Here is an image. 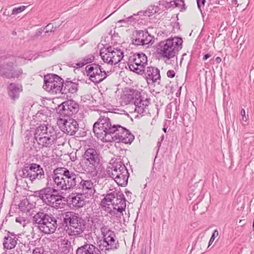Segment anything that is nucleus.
I'll list each match as a JSON object with an SVG mask.
<instances>
[{"instance_id": "f257e3e1", "label": "nucleus", "mask_w": 254, "mask_h": 254, "mask_svg": "<svg viewBox=\"0 0 254 254\" xmlns=\"http://www.w3.org/2000/svg\"><path fill=\"white\" fill-rule=\"evenodd\" d=\"M80 175L64 167H58L53 171L52 178L55 185L62 190L76 189Z\"/></svg>"}, {"instance_id": "f03ea898", "label": "nucleus", "mask_w": 254, "mask_h": 254, "mask_svg": "<svg viewBox=\"0 0 254 254\" xmlns=\"http://www.w3.org/2000/svg\"><path fill=\"white\" fill-rule=\"evenodd\" d=\"M48 185L49 181L46 187L34 191L33 195L39 197L45 204L58 209L60 207L61 201L64 198L62 195V190L55 184L53 187H49Z\"/></svg>"}, {"instance_id": "7ed1b4c3", "label": "nucleus", "mask_w": 254, "mask_h": 254, "mask_svg": "<svg viewBox=\"0 0 254 254\" xmlns=\"http://www.w3.org/2000/svg\"><path fill=\"white\" fill-rule=\"evenodd\" d=\"M63 222L68 227L66 232L70 236H79L85 231L88 225L85 219L72 211L64 213Z\"/></svg>"}, {"instance_id": "20e7f679", "label": "nucleus", "mask_w": 254, "mask_h": 254, "mask_svg": "<svg viewBox=\"0 0 254 254\" xmlns=\"http://www.w3.org/2000/svg\"><path fill=\"white\" fill-rule=\"evenodd\" d=\"M100 230L101 236L97 243L101 251L106 253L118 249L120 244L115 231L105 225H103Z\"/></svg>"}, {"instance_id": "39448f33", "label": "nucleus", "mask_w": 254, "mask_h": 254, "mask_svg": "<svg viewBox=\"0 0 254 254\" xmlns=\"http://www.w3.org/2000/svg\"><path fill=\"white\" fill-rule=\"evenodd\" d=\"M108 177L113 179L117 184L122 187H126L129 176L126 166L121 161H116L107 168Z\"/></svg>"}, {"instance_id": "423d86ee", "label": "nucleus", "mask_w": 254, "mask_h": 254, "mask_svg": "<svg viewBox=\"0 0 254 254\" xmlns=\"http://www.w3.org/2000/svg\"><path fill=\"white\" fill-rule=\"evenodd\" d=\"M101 203L105 204H110L109 203H111L113 206H117L120 215H122L126 207V199L124 193L121 191L116 190L107 193Z\"/></svg>"}, {"instance_id": "0eeeda50", "label": "nucleus", "mask_w": 254, "mask_h": 254, "mask_svg": "<svg viewBox=\"0 0 254 254\" xmlns=\"http://www.w3.org/2000/svg\"><path fill=\"white\" fill-rule=\"evenodd\" d=\"M64 80L56 74H49L45 76L44 89L51 95L63 94Z\"/></svg>"}, {"instance_id": "6e6552de", "label": "nucleus", "mask_w": 254, "mask_h": 254, "mask_svg": "<svg viewBox=\"0 0 254 254\" xmlns=\"http://www.w3.org/2000/svg\"><path fill=\"white\" fill-rule=\"evenodd\" d=\"M182 43V39L178 37L167 39L161 43V54L168 59L175 57Z\"/></svg>"}, {"instance_id": "1a4fd4ad", "label": "nucleus", "mask_w": 254, "mask_h": 254, "mask_svg": "<svg viewBox=\"0 0 254 254\" xmlns=\"http://www.w3.org/2000/svg\"><path fill=\"white\" fill-rule=\"evenodd\" d=\"M86 164L89 163L96 173L100 171L102 157L97 149L93 148H87L83 155Z\"/></svg>"}, {"instance_id": "9d476101", "label": "nucleus", "mask_w": 254, "mask_h": 254, "mask_svg": "<svg viewBox=\"0 0 254 254\" xmlns=\"http://www.w3.org/2000/svg\"><path fill=\"white\" fill-rule=\"evenodd\" d=\"M147 57L144 54H135L129 59V68L138 74H142L147 64Z\"/></svg>"}, {"instance_id": "9b49d317", "label": "nucleus", "mask_w": 254, "mask_h": 254, "mask_svg": "<svg viewBox=\"0 0 254 254\" xmlns=\"http://www.w3.org/2000/svg\"><path fill=\"white\" fill-rule=\"evenodd\" d=\"M100 55L104 62L111 64H118L123 58L122 51L111 47L101 51Z\"/></svg>"}, {"instance_id": "f8f14e48", "label": "nucleus", "mask_w": 254, "mask_h": 254, "mask_svg": "<svg viewBox=\"0 0 254 254\" xmlns=\"http://www.w3.org/2000/svg\"><path fill=\"white\" fill-rule=\"evenodd\" d=\"M57 124L61 129L64 133L70 135H73L78 129V124L75 120L69 118H59Z\"/></svg>"}, {"instance_id": "ddd939ff", "label": "nucleus", "mask_w": 254, "mask_h": 254, "mask_svg": "<svg viewBox=\"0 0 254 254\" xmlns=\"http://www.w3.org/2000/svg\"><path fill=\"white\" fill-rule=\"evenodd\" d=\"M87 75L89 79L95 83H98L106 77V73L102 71L98 65H89L85 68Z\"/></svg>"}, {"instance_id": "4468645a", "label": "nucleus", "mask_w": 254, "mask_h": 254, "mask_svg": "<svg viewBox=\"0 0 254 254\" xmlns=\"http://www.w3.org/2000/svg\"><path fill=\"white\" fill-rule=\"evenodd\" d=\"M30 181L32 183L36 181H43L45 180L46 175L43 168L40 165L37 163L28 164Z\"/></svg>"}, {"instance_id": "2eb2a0df", "label": "nucleus", "mask_w": 254, "mask_h": 254, "mask_svg": "<svg viewBox=\"0 0 254 254\" xmlns=\"http://www.w3.org/2000/svg\"><path fill=\"white\" fill-rule=\"evenodd\" d=\"M107 128L99 123H95L93 127V132L96 136L103 142H110L112 138L110 137V130H107Z\"/></svg>"}, {"instance_id": "dca6fc26", "label": "nucleus", "mask_w": 254, "mask_h": 254, "mask_svg": "<svg viewBox=\"0 0 254 254\" xmlns=\"http://www.w3.org/2000/svg\"><path fill=\"white\" fill-rule=\"evenodd\" d=\"M46 218L45 222L42 228L41 232L44 234H53L54 233L57 227V219L51 214H49Z\"/></svg>"}, {"instance_id": "f3484780", "label": "nucleus", "mask_w": 254, "mask_h": 254, "mask_svg": "<svg viewBox=\"0 0 254 254\" xmlns=\"http://www.w3.org/2000/svg\"><path fill=\"white\" fill-rule=\"evenodd\" d=\"M140 93L137 90L132 89H126L125 94L122 96L124 103L127 104L130 102H133L134 104L141 101Z\"/></svg>"}, {"instance_id": "a211bd4d", "label": "nucleus", "mask_w": 254, "mask_h": 254, "mask_svg": "<svg viewBox=\"0 0 254 254\" xmlns=\"http://www.w3.org/2000/svg\"><path fill=\"white\" fill-rule=\"evenodd\" d=\"M101 250L95 245L85 242L84 244L77 248L76 254H101Z\"/></svg>"}, {"instance_id": "6ab92c4d", "label": "nucleus", "mask_w": 254, "mask_h": 254, "mask_svg": "<svg viewBox=\"0 0 254 254\" xmlns=\"http://www.w3.org/2000/svg\"><path fill=\"white\" fill-rule=\"evenodd\" d=\"M54 130L53 128H51L49 130V135L48 136H44L42 137H39L38 138H35L36 140L39 144L42 147H50L54 143V139L52 138L54 136Z\"/></svg>"}, {"instance_id": "aec40b11", "label": "nucleus", "mask_w": 254, "mask_h": 254, "mask_svg": "<svg viewBox=\"0 0 254 254\" xmlns=\"http://www.w3.org/2000/svg\"><path fill=\"white\" fill-rule=\"evenodd\" d=\"M53 106L52 105V107ZM52 109L57 111H72L78 109V105L73 100H68L58 104L57 107L54 106Z\"/></svg>"}, {"instance_id": "412c9836", "label": "nucleus", "mask_w": 254, "mask_h": 254, "mask_svg": "<svg viewBox=\"0 0 254 254\" xmlns=\"http://www.w3.org/2000/svg\"><path fill=\"white\" fill-rule=\"evenodd\" d=\"M48 213L44 212H37L32 218V223L35 227H37L41 231H42V225H44Z\"/></svg>"}, {"instance_id": "4be33fe9", "label": "nucleus", "mask_w": 254, "mask_h": 254, "mask_svg": "<svg viewBox=\"0 0 254 254\" xmlns=\"http://www.w3.org/2000/svg\"><path fill=\"white\" fill-rule=\"evenodd\" d=\"M68 201L70 204H72L73 207L80 208L85 204V201L83 195L80 193L76 195L72 194L68 197Z\"/></svg>"}, {"instance_id": "5701e85b", "label": "nucleus", "mask_w": 254, "mask_h": 254, "mask_svg": "<svg viewBox=\"0 0 254 254\" xmlns=\"http://www.w3.org/2000/svg\"><path fill=\"white\" fill-rule=\"evenodd\" d=\"M146 78L147 82L150 83V81L155 82L160 78V71L154 67H148L146 72Z\"/></svg>"}, {"instance_id": "b1692460", "label": "nucleus", "mask_w": 254, "mask_h": 254, "mask_svg": "<svg viewBox=\"0 0 254 254\" xmlns=\"http://www.w3.org/2000/svg\"><path fill=\"white\" fill-rule=\"evenodd\" d=\"M126 128L122 127L120 125H113L112 128L110 129V137L112 138L110 142L118 140V134L120 136L122 135V133L125 132Z\"/></svg>"}, {"instance_id": "393cba45", "label": "nucleus", "mask_w": 254, "mask_h": 254, "mask_svg": "<svg viewBox=\"0 0 254 254\" xmlns=\"http://www.w3.org/2000/svg\"><path fill=\"white\" fill-rule=\"evenodd\" d=\"M118 142H121L125 144H130L134 139V136L129 130L125 129V132L122 133V135L118 134Z\"/></svg>"}, {"instance_id": "a878e982", "label": "nucleus", "mask_w": 254, "mask_h": 254, "mask_svg": "<svg viewBox=\"0 0 254 254\" xmlns=\"http://www.w3.org/2000/svg\"><path fill=\"white\" fill-rule=\"evenodd\" d=\"M93 183L91 180H84L80 177V181H79V183H78L76 189H81L84 192L91 190L93 189Z\"/></svg>"}, {"instance_id": "bb28decb", "label": "nucleus", "mask_w": 254, "mask_h": 254, "mask_svg": "<svg viewBox=\"0 0 254 254\" xmlns=\"http://www.w3.org/2000/svg\"><path fill=\"white\" fill-rule=\"evenodd\" d=\"M18 238L16 237H12L5 236L3 238V248L6 250H11L14 248L17 243Z\"/></svg>"}, {"instance_id": "cd10ccee", "label": "nucleus", "mask_w": 254, "mask_h": 254, "mask_svg": "<svg viewBox=\"0 0 254 254\" xmlns=\"http://www.w3.org/2000/svg\"><path fill=\"white\" fill-rule=\"evenodd\" d=\"M22 91L21 85L11 83L9 86V95L13 99L18 97L19 93Z\"/></svg>"}, {"instance_id": "c85d7f7f", "label": "nucleus", "mask_w": 254, "mask_h": 254, "mask_svg": "<svg viewBox=\"0 0 254 254\" xmlns=\"http://www.w3.org/2000/svg\"><path fill=\"white\" fill-rule=\"evenodd\" d=\"M15 175L17 180H20L21 178H28L30 180L28 164H25L21 169L17 171Z\"/></svg>"}, {"instance_id": "c756f323", "label": "nucleus", "mask_w": 254, "mask_h": 254, "mask_svg": "<svg viewBox=\"0 0 254 254\" xmlns=\"http://www.w3.org/2000/svg\"><path fill=\"white\" fill-rule=\"evenodd\" d=\"M52 128L50 127H48L47 125H40L36 129L34 135L35 138H38L39 137L44 136V135H49V130Z\"/></svg>"}, {"instance_id": "7c9ffc66", "label": "nucleus", "mask_w": 254, "mask_h": 254, "mask_svg": "<svg viewBox=\"0 0 254 254\" xmlns=\"http://www.w3.org/2000/svg\"><path fill=\"white\" fill-rule=\"evenodd\" d=\"M100 205L101 207L107 212L113 216H117L118 217V215L120 217L122 214L120 215V211H118L117 209V206H113V209H112L111 207L110 206V204H103L102 203H100Z\"/></svg>"}, {"instance_id": "2f4dec72", "label": "nucleus", "mask_w": 254, "mask_h": 254, "mask_svg": "<svg viewBox=\"0 0 254 254\" xmlns=\"http://www.w3.org/2000/svg\"><path fill=\"white\" fill-rule=\"evenodd\" d=\"M72 250V248L70 241L67 239H64L61 244V252L64 254H67Z\"/></svg>"}, {"instance_id": "473e14b6", "label": "nucleus", "mask_w": 254, "mask_h": 254, "mask_svg": "<svg viewBox=\"0 0 254 254\" xmlns=\"http://www.w3.org/2000/svg\"><path fill=\"white\" fill-rule=\"evenodd\" d=\"M65 86L68 92L72 94H76L78 90V84L71 81H67Z\"/></svg>"}, {"instance_id": "72a5a7b5", "label": "nucleus", "mask_w": 254, "mask_h": 254, "mask_svg": "<svg viewBox=\"0 0 254 254\" xmlns=\"http://www.w3.org/2000/svg\"><path fill=\"white\" fill-rule=\"evenodd\" d=\"M227 1L228 4L231 8V10H232L233 7L237 8L238 7H241L242 8H243V9H245V8H243V7L242 6L244 3L243 0H230V1L228 0Z\"/></svg>"}, {"instance_id": "f704fd0d", "label": "nucleus", "mask_w": 254, "mask_h": 254, "mask_svg": "<svg viewBox=\"0 0 254 254\" xmlns=\"http://www.w3.org/2000/svg\"><path fill=\"white\" fill-rule=\"evenodd\" d=\"M26 8L25 5H19L13 8L12 10V15H17L23 11Z\"/></svg>"}, {"instance_id": "c9c22d12", "label": "nucleus", "mask_w": 254, "mask_h": 254, "mask_svg": "<svg viewBox=\"0 0 254 254\" xmlns=\"http://www.w3.org/2000/svg\"><path fill=\"white\" fill-rule=\"evenodd\" d=\"M95 123H101L102 125L104 124H107V123H108V124H110L111 123V122H110V119L109 117H106L105 116H101L99 118V119L98 120V121L97 122H96Z\"/></svg>"}, {"instance_id": "e433bc0d", "label": "nucleus", "mask_w": 254, "mask_h": 254, "mask_svg": "<svg viewBox=\"0 0 254 254\" xmlns=\"http://www.w3.org/2000/svg\"><path fill=\"white\" fill-rule=\"evenodd\" d=\"M218 235V231L217 230H215L212 233V235L209 241L208 248L212 244L214 241L215 238Z\"/></svg>"}, {"instance_id": "4c0bfd02", "label": "nucleus", "mask_w": 254, "mask_h": 254, "mask_svg": "<svg viewBox=\"0 0 254 254\" xmlns=\"http://www.w3.org/2000/svg\"><path fill=\"white\" fill-rule=\"evenodd\" d=\"M190 118V115L188 112H183V120L184 122L186 120L189 121Z\"/></svg>"}, {"instance_id": "58836bf2", "label": "nucleus", "mask_w": 254, "mask_h": 254, "mask_svg": "<svg viewBox=\"0 0 254 254\" xmlns=\"http://www.w3.org/2000/svg\"><path fill=\"white\" fill-rule=\"evenodd\" d=\"M131 113H133V114H136V115H134L133 116L135 119H139L143 116V113L144 112H140H140H131Z\"/></svg>"}, {"instance_id": "ea45409f", "label": "nucleus", "mask_w": 254, "mask_h": 254, "mask_svg": "<svg viewBox=\"0 0 254 254\" xmlns=\"http://www.w3.org/2000/svg\"><path fill=\"white\" fill-rule=\"evenodd\" d=\"M167 74L168 77L170 78H173L175 75V72H174V70H170L167 72Z\"/></svg>"}, {"instance_id": "a19ab883", "label": "nucleus", "mask_w": 254, "mask_h": 254, "mask_svg": "<svg viewBox=\"0 0 254 254\" xmlns=\"http://www.w3.org/2000/svg\"><path fill=\"white\" fill-rule=\"evenodd\" d=\"M33 254H43V253H41V250L39 248H35L33 251Z\"/></svg>"}, {"instance_id": "79ce46f5", "label": "nucleus", "mask_w": 254, "mask_h": 254, "mask_svg": "<svg viewBox=\"0 0 254 254\" xmlns=\"http://www.w3.org/2000/svg\"><path fill=\"white\" fill-rule=\"evenodd\" d=\"M242 120L246 122L248 120V118L246 116V112H241Z\"/></svg>"}, {"instance_id": "37998d69", "label": "nucleus", "mask_w": 254, "mask_h": 254, "mask_svg": "<svg viewBox=\"0 0 254 254\" xmlns=\"http://www.w3.org/2000/svg\"><path fill=\"white\" fill-rule=\"evenodd\" d=\"M104 127H107V130H111L110 129L112 128V125H111V123H110V124H108V123H107V124H102Z\"/></svg>"}, {"instance_id": "c03bdc74", "label": "nucleus", "mask_w": 254, "mask_h": 254, "mask_svg": "<svg viewBox=\"0 0 254 254\" xmlns=\"http://www.w3.org/2000/svg\"><path fill=\"white\" fill-rule=\"evenodd\" d=\"M6 236H10V237L11 236L12 237H16V235L14 233L10 232L9 231H7Z\"/></svg>"}, {"instance_id": "a18cd8bd", "label": "nucleus", "mask_w": 254, "mask_h": 254, "mask_svg": "<svg viewBox=\"0 0 254 254\" xmlns=\"http://www.w3.org/2000/svg\"><path fill=\"white\" fill-rule=\"evenodd\" d=\"M215 61L216 64H219L221 62V59L220 57H216L215 58Z\"/></svg>"}, {"instance_id": "49530a36", "label": "nucleus", "mask_w": 254, "mask_h": 254, "mask_svg": "<svg viewBox=\"0 0 254 254\" xmlns=\"http://www.w3.org/2000/svg\"><path fill=\"white\" fill-rule=\"evenodd\" d=\"M210 57V55H209V54H206L204 57H203V60H206L208 58H209V57Z\"/></svg>"}, {"instance_id": "de8ad7c7", "label": "nucleus", "mask_w": 254, "mask_h": 254, "mask_svg": "<svg viewBox=\"0 0 254 254\" xmlns=\"http://www.w3.org/2000/svg\"><path fill=\"white\" fill-rule=\"evenodd\" d=\"M125 193L127 196L131 194V192L127 190H126Z\"/></svg>"}, {"instance_id": "09e8293b", "label": "nucleus", "mask_w": 254, "mask_h": 254, "mask_svg": "<svg viewBox=\"0 0 254 254\" xmlns=\"http://www.w3.org/2000/svg\"><path fill=\"white\" fill-rule=\"evenodd\" d=\"M178 116H179V113L178 112H175L174 115V118L176 120L177 119Z\"/></svg>"}, {"instance_id": "8fccbe9b", "label": "nucleus", "mask_w": 254, "mask_h": 254, "mask_svg": "<svg viewBox=\"0 0 254 254\" xmlns=\"http://www.w3.org/2000/svg\"><path fill=\"white\" fill-rule=\"evenodd\" d=\"M150 41V40H149L148 41V40H147L146 41H145V40H144V39H141V42L143 44H147L149 41Z\"/></svg>"}, {"instance_id": "3c124183", "label": "nucleus", "mask_w": 254, "mask_h": 254, "mask_svg": "<svg viewBox=\"0 0 254 254\" xmlns=\"http://www.w3.org/2000/svg\"><path fill=\"white\" fill-rule=\"evenodd\" d=\"M21 71H19L18 73H17L16 74H12V75H11V76H12V77L18 76H19V75L20 74H21Z\"/></svg>"}, {"instance_id": "603ef678", "label": "nucleus", "mask_w": 254, "mask_h": 254, "mask_svg": "<svg viewBox=\"0 0 254 254\" xmlns=\"http://www.w3.org/2000/svg\"><path fill=\"white\" fill-rule=\"evenodd\" d=\"M171 112L170 113V114H169V113H168V114H167V118H171Z\"/></svg>"}, {"instance_id": "864d4df0", "label": "nucleus", "mask_w": 254, "mask_h": 254, "mask_svg": "<svg viewBox=\"0 0 254 254\" xmlns=\"http://www.w3.org/2000/svg\"><path fill=\"white\" fill-rule=\"evenodd\" d=\"M167 127H165L163 128V130L165 132H166L167 131Z\"/></svg>"}, {"instance_id": "5fc2aeb1", "label": "nucleus", "mask_w": 254, "mask_h": 254, "mask_svg": "<svg viewBox=\"0 0 254 254\" xmlns=\"http://www.w3.org/2000/svg\"><path fill=\"white\" fill-rule=\"evenodd\" d=\"M20 219L19 218H17L16 219V222H20Z\"/></svg>"}, {"instance_id": "6e6d98bb", "label": "nucleus", "mask_w": 254, "mask_h": 254, "mask_svg": "<svg viewBox=\"0 0 254 254\" xmlns=\"http://www.w3.org/2000/svg\"><path fill=\"white\" fill-rule=\"evenodd\" d=\"M253 229H254V219L253 222Z\"/></svg>"}, {"instance_id": "4d7b16f0", "label": "nucleus", "mask_w": 254, "mask_h": 254, "mask_svg": "<svg viewBox=\"0 0 254 254\" xmlns=\"http://www.w3.org/2000/svg\"><path fill=\"white\" fill-rule=\"evenodd\" d=\"M157 144H158V146H160L161 145V142H158V143H157Z\"/></svg>"}, {"instance_id": "13d9d810", "label": "nucleus", "mask_w": 254, "mask_h": 254, "mask_svg": "<svg viewBox=\"0 0 254 254\" xmlns=\"http://www.w3.org/2000/svg\"><path fill=\"white\" fill-rule=\"evenodd\" d=\"M33 241L30 242V243L31 245H33Z\"/></svg>"}, {"instance_id": "bf43d9fd", "label": "nucleus", "mask_w": 254, "mask_h": 254, "mask_svg": "<svg viewBox=\"0 0 254 254\" xmlns=\"http://www.w3.org/2000/svg\"><path fill=\"white\" fill-rule=\"evenodd\" d=\"M161 138H162V140L164 139V136L163 135L162 136Z\"/></svg>"}, {"instance_id": "052dcab7", "label": "nucleus", "mask_w": 254, "mask_h": 254, "mask_svg": "<svg viewBox=\"0 0 254 254\" xmlns=\"http://www.w3.org/2000/svg\"><path fill=\"white\" fill-rule=\"evenodd\" d=\"M163 178H164V179L166 178L165 175L163 176Z\"/></svg>"}, {"instance_id": "680f3d73", "label": "nucleus", "mask_w": 254, "mask_h": 254, "mask_svg": "<svg viewBox=\"0 0 254 254\" xmlns=\"http://www.w3.org/2000/svg\"><path fill=\"white\" fill-rule=\"evenodd\" d=\"M125 115H127L128 117H129V115H128L127 113L125 114Z\"/></svg>"}, {"instance_id": "e2e57ef3", "label": "nucleus", "mask_w": 254, "mask_h": 254, "mask_svg": "<svg viewBox=\"0 0 254 254\" xmlns=\"http://www.w3.org/2000/svg\"><path fill=\"white\" fill-rule=\"evenodd\" d=\"M53 105L55 104V101H54L53 102Z\"/></svg>"}, {"instance_id": "0e129e2a", "label": "nucleus", "mask_w": 254, "mask_h": 254, "mask_svg": "<svg viewBox=\"0 0 254 254\" xmlns=\"http://www.w3.org/2000/svg\"><path fill=\"white\" fill-rule=\"evenodd\" d=\"M48 134H45L44 135V136H48Z\"/></svg>"}, {"instance_id": "69168bd1", "label": "nucleus", "mask_w": 254, "mask_h": 254, "mask_svg": "<svg viewBox=\"0 0 254 254\" xmlns=\"http://www.w3.org/2000/svg\"><path fill=\"white\" fill-rule=\"evenodd\" d=\"M114 113H118V112H115Z\"/></svg>"}]
</instances>
